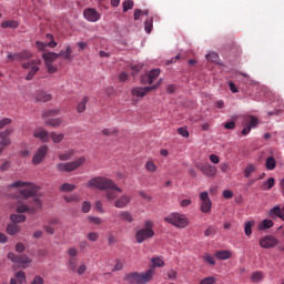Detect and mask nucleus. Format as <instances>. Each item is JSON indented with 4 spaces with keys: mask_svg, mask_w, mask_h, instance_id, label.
Here are the masks:
<instances>
[{
    "mask_svg": "<svg viewBox=\"0 0 284 284\" xmlns=\"http://www.w3.org/2000/svg\"><path fill=\"white\" fill-rule=\"evenodd\" d=\"M42 59H44L45 64H52L53 61H57V59H59V53L47 52L42 54Z\"/></svg>",
    "mask_w": 284,
    "mask_h": 284,
    "instance_id": "21",
    "label": "nucleus"
},
{
    "mask_svg": "<svg viewBox=\"0 0 284 284\" xmlns=\"http://www.w3.org/2000/svg\"><path fill=\"white\" fill-rule=\"evenodd\" d=\"M39 71V67L36 64L33 67H31L29 73L27 74V81H32V79H34V74H37Z\"/></svg>",
    "mask_w": 284,
    "mask_h": 284,
    "instance_id": "41",
    "label": "nucleus"
},
{
    "mask_svg": "<svg viewBox=\"0 0 284 284\" xmlns=\"http://www.w3.org/2000/svg\"><path fill=\"white\" fill-rule=\"evenodd\" d=\"M8 258L12 263H17L18 265H21V267H28V263H32V258L28 257V255L26 254L17 255L14 253H9Z\"/></svg>",
    "mask_w": 284,
    "mask_h": 284,
    "instance_id": "8",
    "label": "nucleus"
},
{
    "mask_svg": "<svg viewBox=\"0 0 284 284\" xmlns=\"http://www.w3.org/2000/svg\"><path fill=\"white\" fill-rule=\"evenodd\" d=\"M59 57H62L64 61H72L74 59V55H72V47L68 45L64 51H61L58 53Z\"/></svg>",
    "mask_w": 284,
    "mask_h": 284,
    "instance_id": "22",
    "label": "nucleus"
},
{
    "mask_svg": "<svg viewBox=\"0 0 284 284\" xmlns=\"http://www.w3.org/2000/svg\"><path fill=\"white\" fill-rule=\"evenodd\" d=\"M85 163V158L80 156L78 160L72 162H61L55 165L58 172H74Z\"/></svg>",
    "mask_w": 284,
    "mask_h": 284,
    "instance_id": "4",
    "label": "nucleus"
},
{
    "mask_svg": "<svg viewBox=\"0 0 284 284\" xmlns=\"http://www.w3.org/2000/svg\"><path fill=\"white\" fill-rule=\"evenodd\" d=\"M87 186L95 187L97 190H104V197L109 202L116 201V199H119V194H123V189L116 185L114 181L104 176H97L91 179Z\"/></svg>",
    "mask_w": 284,
    "mask_h": 284,
    "instance_id": "1",
    "label": "nucleus"
},
{
    "mask_svg": "<svg viewBox=\"0 0 284 284\" xmlns=\"http://www.w3.org/2000/svg\"><path fill=\"white\" fill-rule=\"evenodd\" d=\"M48 155V145H41L32 158L33 165H40L43 163V159Z\"/></svg>",
    "mask_w": 284,
    "mask_h": 284,
    "instance_id": "12",
    "label": "nucleus"
},
{
    "mask_svg": "<svg viewBox=\"0 0 284 284\" xmlns=\"http://www.w3.org/2000/svg\"><path fill=\"white\" fill-rule=\"evenodd\" d=\"M94 207L100 214H103L105 211L103 210V202L97 201L94 204Z\"/></svg>",
    "mask_w": 284,
    "mask_h": 284,
    "instance_id": "59",
    "label": "nucleus"
},
{
    "mask_svg": "<svg viewBox=\"0 0 284 284\" xmlns=\"http://www.w3.org/2000/svg\"><path fill=\"white\" fill-rule=\"evenodd\" d=\"M131 70H132V75L134 77V74H139V72L143 70V64L131 65Z\"/></svg>",
    "mask_w": 284,
    "mask_h": 284,
    "instance_id": "52",
    "label": "nucleus"
},
{
    "mask_svg": "<svg viewBox=\"0 0 284 284\" xmlns=\"http://www.w3.org/2000/svg\"><path fill=\"white\" fill-rule=\"evenodd\" d=\"M207 61H212V63H219V54L211 52L206 54Z\"/></svg>",
    "mask_w": 284,
    "mask_h": 284,
    "instance_id": "49",
    "label": "nucleus"
},
{
    "mask_svg": "<svg viewBox=\"0 0 284 284\" xmlns=\"http://www.w3.org/2000/svg\"><path fill=\"white\" fill-rule=\"evenodd\" d=\"M77 263L78 260L75 257H71L69 260V267L72 270V272H77Z\"/></svg>",
    "mask_w": 284,
    "mask_h": 284,
    "instance_id": "53",
    "label": "nucleus"
},
{
    "mask_svg": "<svg viewBox=\"0 0 284 284\" xmlns=\"http://www.w3.org/2000/svg\"><path fill=\"white\" fill-rule=\"evenodd\" d=\"M0 170L1 172H8V170H10V161H6L4 163H2Z\"/></svg>",
    "mask_w": 284,
    "mask_h": 284,
    "instance_id": "64",
    "label": "nucleus"
},
{
    "mask_svg": "<svg viewBox=\"0 0 284 284\" xmlns=\"http://www.w3.org/2000/svg\"><path fill=\"white\" fill-rule=\"evenodd\" d=\"M145 169L148 172H156V164H154V161H148L145 164Z\"/></svg>",
    "mask_w": 284,
    "mask_h": 284,
    "instance_id": "50",
    "label": "nucleus"
},
{
    "mask_svg": "<svg viewBox=\"0 0 284 284\" xmlns=\"http://www.w3.org/2000/svg\"><path fill=\"white\" fill-rule=\"evenodd\" d=\"M63 133L57 134L55 132L49 133V138L54 142V143H61L63 141Z\"/></svg>",
    "mask_w": 284,
    "mask_h": 284,
    "instance_id": "38",
    "label": "nucleus"
},
{
    "mask_svg": "<svg viewBox=\"0 0 284 284\" xmlns=\"http://www.w3.org/2000/svg\"><path fill=\"white\" fill-rule=\"evenodd\" d=\"M216 283V277L214 276H209L203 278L200 284H215Z\"/></svg>",
    "mask_w": 284,
    "mask_h": 284,
    "instance_id": "51",
    "label": "nucleus"
},
{
    "mask_svg": "<svg viewBox=\"0 0 284 284\" xmlns=\"http://www.w3.org/2000/svg\"><path fill=\"white\" fill-rule=\"evenodd\" d=\"M61 110L59 109H53V110H48V111H44L42 116H57V114H60Z\"/></svg>",
    "mask_w": 284,
    "mask_h": 284,
    "instance_id": "47",
    "label": "nucleus"
},
{
    "mask_svg": "<svg viewBox=\"0 0 284 284\" xmlns=\"http://www.w3.org/2000/svg\"><path fill=\"white\" fill-rule=\"evenodd\" d=\"M134 8V1L133 0H125L123 2V12H128V10H132Z\"/></svg>",
    "mask_w": 284,
    "mask_h": 284,
    "instance_id": "46",
    "label": "nucleus"
},
{
    "mask_svg": "<svg viewBox=\"0 0 284 284\" xmlns=\"http://www.w3.org/2000/svg\"><path fill=\"white\" fill-rule=\"evenodd\" d=\"M38 210H41V200H39V197H34L30 202V206H28L26 204H20L17 207V212L19 214H23V212H28L29 214H34Z\"/></svg>",
    "mask_w": 284,
    "mask_h": 284,
    "instance_id": "6",
    "label": "nucleus"
},
{
    "mask_svg": "<svg viewBox=\"0 0 284 284\" xmlns=\"http://www.w3.org/2000/svg\"><path fill=\"white\" fill-rule=\"evenodd\" d=\"M88 101H90V98L84 97V98L82 99V101L78 103L77 110H78V112H79L80 114L83 113V112H85V105H87Z\"/></svg>",
    "mask_w": 284,
    "mask_h": 284,
    "instance_id": "35",
    "label": "nucleus"
},
{
    "mask_svg": "<svg viewBox=\"0 0 284 284\" xmlns=\"http://www.w3.org/2000/svg\"><path fill=\"white\" fill-rule=\"evenodd\" d=\"M43 277L41 275H36L31 282V284H44Z\"/></svg>",
    "mask_w": 284,
    "mask_h": 284,
    "instance_id": "61",
    "label": "nucleus"
},
{
    "mask_svg": "<svg viewBox=\"0 0 284 284\" xmlns=\"http://www.w3.org/2000/svg\"><path fill=\"white\" fill-rule=\"evenodd\" d=\"M16 280L18 281V284H23L26 283V272L19 271L14 274Z\"/></svg>",
    "mask_w": 284,
    "mask_h": 284,
    "instance_id": "43",
    "label": "nucleus"
},
{
    "mask_svg": "<svg viewBox=\"0 0 284 284\" xmlns=\"http://www.w3.org/2000/svg\"><path fill=\"white\" fill-rule=\"evenodd\" d=\"M32 53L30 51H22L16 54V61H27V59H31Z\"/></svg>",
    "mask_w": 284,
    "mask_h": 284,
    "instance_id": "28",
    "label": "nucleus"
},
{
    "mask_svg": "<svg viewBox=\"0 0 284 284\" xmlns=\"http://www.w3.org/2000/svg\"><path fill=\"white\" fill-rule=\"evenodd\" d=\"M254 172H256V165H254V164H248V165L244 169V176H245V179H250V176H252V174H254Z\"/></svg>",
    "mask_w": 284,
    "mask_h": 284,
    "instance_id": "31",
    "label": "nucleus"
},
{
    "mask_svg": "<svg viewBox=\"0 0 284 284\" xmlns=\"http://www.w3.org/2000/svg\"><path fill=\"white\" fill-rule=\"evenodd\" d=\"M252 227H254V221H250L244 226V232L246 236H252Z\"/></svg>",
    "mask_w": 284,
    "mask_h": 284,
    "instance_id": "44",
    "label": "nucleus"
},
{
    "mask_svg": "<svg viewBox=\"0 0 284 284\" xmlns=\"http://www.w3.org/2000/svg\"><path fill=\"white\" fill-rule=\"evenodd\" d=\"M266 170H275L276 169V159L274 156H268L265 162Z\"/></svg>",
    "mask_w": 284,
    "mask_h": 284,
    "instance_id": "29",
    "label": "nucleus"
},
{
    "mask_svg": "<svg viewBox=\"0 0 284 284\" xmlns=\"http://www.w3.org/2000/svg\"><path fill=\"white\" fill-rule=\"evenodd\" d=\"M131 201H132V197L130 195L123 194L115 200L114 207H118L119 210H123L126 205H130Z\"/></svg>",
    "mask_w": 284,
    "mask_h": 284,
    "instance_id": "18",
    "label": "nucleus"
},
{
    "mask_svg": "<svg viewBox=\"0 0 284 284\" xmlns=\"http://www.w3.org/2000/svg\"><path fill=\"white\" fill-rule=\"evenodd\" d=\"M118 216L121 221H126V223H132L134 221L132 213L128 211H122Z\"/></svg>",
    "mask_w": 284,
    "mask_h": 284,
    "instance_id": "26",
    "label": "nucleus"
},
{
    "mask_svg": "<svg viewBox=\"0 0 284 284\" xmlns=\"http://www.w3.org/2000/svg\"><path fill=\"white\" fill-rule=\"evenodd\" d=\"M7 232L11 236H14V234H18V232H19V226L16 223L14 224H9L7 226Z\"/></svg>",
    "mask_w": 284,
    "mask_h": 284,
    "instance_id": "42",
    "label": "nucleus"
},
{
    "mask_svg": "<svg viewBox=\"0 0 284 284\" xmlns=\"http://www.w3.org/2000/svg\"><path fill=\"white\" fill-rule=\"evenodd\" d=\"M63 199L65 203H79L81 201V195L79 194L65 195Z\"/></svg>",
    "mask_w": 284,
    "mask_h": 284,
    "instance_id": "30",
    "label": "nucleus"
},
{
    "mask_svg": "<svg viewBox=\"0 0 284 284\" xmlns=\"http://www.w3.org/2000/svg\"><path fill=\"white\" fill-rule=\"evenodd\" d=\"M152 27H153V20L152 18L150 20H145L144 22V30L148 34H150V32H152Z\"/></svg>",
    "mask_w": 284,
    "mask_h": 284,
    "instance_id": "48",
    "label": "nucleus"
},
{
    "mask_svg": "<svg viewBox=\"0 0 284 284\" xmlns=\"http://www.w3.org/2000/svg\"><path fill=\"white\" fill-rule=\"evenodd\" d=\"M10 219L12 223H16V224L26 222V215L23 214H12Z\"/></svg>",
    "mask_w": 284,
    "mask_h": 284,
    "instance_id": "40",
    "label": "nucleus"
},
{
    "mask_svg": "<svg viewBox=\"0 0 284 284\" xmlns=\"http://www.w3.org/2000/svg\"><path fill=\"white\" fill-rule=\"evenodd\" d=\"M10 187H24L19 191L18 195H16V199H22L23 201H28V199L37 196V192H39V187H37V185L23 181L12 183L10 184Z\"/></svg>",
    "mask_w": 284,
    "mask_h": 284,
    "instance_id": "3",
    "label": "nucleus"
},
{
    "mask_svg": "<svg viewBox=\"0 0 284 284\" xmlns=\"http://www.w3.org/2000/svg\"><path fill=\"white\" fill-rule=\"evenodd\" d=\"M1 28H12L16 30V28H19V22L14 20H7L1 23Z\"/></svg>",
    "mask_w": 284,
    "mask_h": 284,
    "instance_id": "34",
    "label": "nucleus"
},
{
    "mask_svg": "<svg viewBox=\"0 0 284 284\" xmlns=\"http://www.w3.org/2000/svg\"><path fill=\"white\" fill-rule=\"evenodd\" d=\"M36 100L40 101L41 103H48V101L52 100V95L45 91H38L36 93Z\"/></svg>",
    "mask_w": 284,
    "mask_h": 284,
    "instance_id": "20",
    "label": "nucleus"
},
{
    "mask_svg": "<svg viewBox=\"0 0 284 284\" xmlns=\"http://www.w3.org/2000/svg\"><path fill=\"white\" fill-rule=\"evenodd\" d=\"M200 199L202 201L201 212L207 214L212 210V200H210V194L207 192H202L200 194Z\"/></svg>",
    "mask_w": 284,
    "mask_h": 284,
    "instance_id": "14",
    "label": "nucleus"
},
{
    "mask_svg": "<svg viewBox=\"0 0 284 284\" xmlns=\"http://www.w3.org/2000/svg\"><path fill=\"white\" fill-rule=\"evenodd\" d=\"M270 227H274L272 220H263L262 223L258 224V230H270Z\"/></svg>",
    "mask_w": 284,
    "mask_h": 284,
    "instance_id": "33",
    "label": "nucleus"
},
{
    "mask_svg": "<svg viewBox=\"0 0 284 284\" xmlns=\"http://www.w3.org/2000/svg\"><path fill=\"white\" fill-rule=\"evenodd\" d=\"M215 256L220 261H227V258H232V253L230 251H217Z\"/></svg>",
    "mask_w": 284,
    "mask_h": 284,
    "instance_id": "25",
    "label": "nucleus"
},
{
    "mask_svg": "<svg viewBox=\"0 0 284 284\" xmlns=\"http://www.w3.org/2000/svg\"><path fill=\"white\" fill-rule=\"evenodd\" d=\"M45 125H50L51 128H59L61 123H63V120L61 118L55 119H48L44 121Z\"/></svg>",
    "mask_w": 284,
    "mask_h": 284,
    "instance_id": "27",
    "label": "nucleus"
},
{
    "mask_svg": "<svg viewBox=\"0 0 284 284\" xmlns=\"http://www.w3.org/2000/svg\"><path fill=\"white\" fill-rule=\"evenodd\" d=\"M212 234H216V230L213 226H209L205 231H204V236H212Z\"/></svg>",
    "mask_w": 284,
    "mask_h": 284,
    "instance_id": "63",
    "label": "nucleus"
},
{
    "mask_svg": "<svg viewBox=\"0 0 284 284\" xmlns=\"http://www.w3.org/2000/svg\"><path fill=\"white\" fill-rule=\"evenodd\" d=\"M12 123V120L10 118H4L0 120V130H3L6 125H10Z\"/></svg>",
    "mask_w": 284,
    "mask_h": 284,
    "instance_id": "54",
    "label": "nucleus"
},
{
    "mask_svg": "<svg viewBox=\"0 0 284 284\" xmlns=\"http://www.w3.org/2000/svg\"><path fill=\"white\" fill-rule=\"evenodd\" d=\"M263 278H265V274H263V272H261V271H255L251 275L252 283H261V281H263Z\"/></svg>",
    "mask_w": 284,
    "mask_h": 284,
    "instance_id": "24",
    "label": "nucleus"
},
{
    "mask_svg": "<svg viewBox=\"0 0 284 284\" xmlns=\"http://www.w3.org/2000/svg\"><path fill=\"white\" fill-rule=\"evenodd\" d=\"M13 132L14 130L12 128L0 131V148H2V151L6 150V148H10V144L12 143V140H10V134Z\"/></svg>",
    "mask_w": 284,
    "mask_h": 284,
    "instance_id": "10",
    "label": "nucleus"
},
{
    "mask_svg": "<svg viewBox=\"0 0 284 284\" xmlns=\"http://www.w3.org/2000/svg\"><path fill=\"white\" fill-rule=\"evenodd\" d=\"M40 63H41V60H37V61L31 60L30 62L22 63V68H23L24 70H29V68H32V67H34V65H40Z\"/></svg>",
    "mask_w": 284,
    "mask_h": 284,
    "instance_id": "45",
    "label": "nucleus"
},
{
    "mask_svg": "<svg viewBox=\"0 0 284 284\" xmlns=\"http://www.w3.org/2000/svg\"><path fill=\"white\" fill-rule=\"evenodd\" d=\"M178 133L184 139H187V136H190V132L187 131L186 128H179Z\"/></svg>",
    "mask_w": 284,
    "mask_h": 284,
    "instance_id": "55",
    "label": "nucleus"
},
{
    "mask_svg": "<svg viewBox=\"0 0 284 284\" xmlns=\"http://www.w3.org/2000/svg\"><path fill=\"white\" fill-rule=\"evenodd\" d=\"M166 223L174 225V227H187L190 225V221H187V216L181 213H171L169 216L164 219Z\"/></svg>",
    "mask_w": 284,
    "mask_h": 284,
    "instance_id": "5",
    "label": "nucleus"
},
{
    "mask_svg": "<svg viewBox=\"0 0 284 284\" xmlns=\"http://www.w3.org/2000/svg\"><path fill=\"white\" fill-rule=\"evenodd\" d=\"M33 136L36 139H40L42 143H48L50 141V133L45 131L44 129H38L33 132Z\"/></svg>",
    "mask_w": 284,
    "mask_h": 284,
    "instance_id": "19",
    "label": "nucleus"
},
{
    "mask_svg": "<svg viewBox=\"0 0 284 284\" xmlns=\"http://www.w3.org/2000/svg\"><path fill=\"white\" fill-rule=\"evenodd\" d=\"M88 239H89V241H93V242L99 241V233H97V232H90V233L88 234Z\"/></svg>",
    "mask_w": 284,
    "mask_h": 284,
    "instance_id": "62",
    "label": "nucleus"
},
{
    "mask_svg": "<svg viewBox=\"0 0 284 284\" xmlns=\"http://www.w3.org/2000/svg\"><path fill=\"white\" fill-rule=\"evenodd\" d=\"M155 274H156V271L154 268H149L142 273L132 272V273H128L124 276V281H126V283H130V284H148V283H151Z\"/></svg>",
    "mask_w": 284,
    "mask_h": 284,
    "instance_id": "2",
    "label": "nucleus"
},
{
    "mask_svg": "<svg viewBox=\"0 0 284 284\" xmlns=\"http://www.w3.org/2000/svg\"><path fill=\"white\" fill-rule=\"evenodd\" d=\"M245 128L242 130V134L245 136L252 132V128H256L258 125V119L253 115H248L244 119Z\"/></svg>",
    "mask_w": 284,
    "mask_h": 284,
    "instance_id": "13",
    "label": "nucleus"
},
{
    "mask_svg": "<svg viewBox=\"0 0 284 284\" xmlns=\"http://www.w3.org/2000/svg\"><path fill=\"white\" fill-rule=\"evenodd\" d=\"M102 134L104 136H116V134H119V129L116 128L104 129L102 130Z\"/></svg>",
    "mask_w": 284,
    "mask_h": 284,
    "instance_id": "39",
    "label": "nucleus"
},
{
    "mask_svg": "<svg viewBox=\"0 0 284 284\" xmlns=\"http://www.w3.org/2000/svg\"><path fill=\"white\" fill-rule=\"evenodd\" d=\"M83 16L84 19H87V21H90L91 23H97V21L101 19V14H99V11L92 8L84 10Z\"/></svg>",
    "mask_w": 284,
    "mask_h": 284,
    "instance_id": "17",
    "label": "nucleus"
},
{
    "mask_svg": "<svg viewBox=\"0 0 284 284\" xmlns=\"http://www.w3.org/2000/svg\"><path fill=\"white\" fill-rule=\"evenodd\" d=\"M159 74H161V70L153 69L148 74L141 77V83L143 85H152L159 79Z\"/></svg>",
    "mask_w": 284,
    "mask_h": 284,
    "instance_id": "11",
    "label": "nucleus"
},
{
    "mask_svg": "<svg viewBox=\"0 0 284 284\" xmlns=\"http://www.w3.org/2000/svg\"><path fill=\"white\" fill-rule=\"evenodd\" d=\"M195 168L202 172L205 176H209L210 179H214L216 176V166L210 164V163H195Z\"/></svg>",
    "mask_w": 284,
    "mask_h": 284,
    "instance_id": "7",
    "label": "nucleus"
},
{
    "mask_svg": "<svg viewBox=\"0 0 284 284\" xmlns=\"http://www.w3.org/2000/svg\"><path fill=\"white\" fill-rule=\"evenodd\" d=\"M151 262L153 263L151 270H154L155 267H164L165 265V262L161 257H152Z\"/></svg>",
    "mask_w": 284,
    "mask_h": 284,
    "instance_id": "32",
    "label": "nucleus"
},
{
    "mask_svg": "<svg viewBox=\"0 0 284 284\" xmlns=\"http://www.w3.org/2000/svg\"><path fill=\"white\" fill-rule=\"evenodd\" d=\"M89 221H90V223H93L94 225H101L103 223V220H101V217H97V216H90Z\"/></svg>",
    "mask_w": 284,
    "mask_h": 284,
    "instance_id": "58",
    "label": "nucleus"
},
{
    "mask_svg": "<svg viewBox=\"0 0 284 284\" xmlns=\"http://www.w3.org/2000/svg\"><path fill=\"white\" fill-rule=\"evenodd\" d=\"M74 154H77V151H74V150H68V151H65L64 153H61L60 155H59V160L60 161H70L73 156H74Z\"/></svg>",
    "mask_w": 284,
    "mask_h": 284,
    "instance_id": "23",
    "label": "nucleus"
},
{
    "mask_svg": "<svg viewBox=\"0 0 284 284\" xmlns=\"http://www.w3.org/2000/svg\"><path fill=\"white\" fill-rule=\"evenodd\" d=\"M176 276H179V273L175 270H170L168 272V278H170V281H176Z\"/></svg>",
    "mask_w": 284,
    "mask_h": 284,
    "instance_id": "57",
    "label": "nucleus"
},
{
    "mask_svg": "<svg viewBox=\"0 0 284 284\" xmlns=\"http://www.w3.org/2000/svg\"><path fill=\"white\" fill-rule=\"evenodd\" d=\"M159 85H161V80L152 87H136L132 89L131 94H133V97H138V99H143V97H145L148 92H152V90H156Z\"/></svg>",
    "mask_w": 284,
    "mask_h": 284,
    "instance_id": "9",
    "label": "nucleus"
},
{
    "mask_svg": "<svg viewBox=\"0 0 284 284\" xmlns=\"http://www.w3.org/2000/svg\"><path fill=\"white\" fill-rule=\"evenodd\" d=\"M77 190V185L70 183H63L60 186V192H74Z\"/></svg>",
    "mask_w": 284,
    "mask_h": 284,
    "instance_id": "36",
    "label": "nucleus"
},
{
    "mask_svg": "<svg viewBox=\"0 0 284 284\" xmlns=\"http://www.w3.org/2000/svg\"><path fill=\"white\" fill-rule=\"evenodd\" d=\"M260 245L264 250H271V247L278 245V240L272 235H266L260 240Z\"/></svg>",
    "mask_w": 284,
    "mask_h": 284,
    "instance_id": "15",
    "label": "nucleus"
},
{
    "mask_svg": "<svg viewBox=\"0 0 284 284\" xmlns=\"http://www.w3.org/2000/svg\"><path fill=\"white\" fill-rule=\"evenodd\" d=\"M90 207H91L90 202L84 201V202L82 203L81 210H82V212H83L84 214H88V212H90Z\"/></svg>",
    "mask_w": 284,
    "mask_h": 284,
    "instance_id": "60",
    "label": "nucleus"
},
{
    "mask_svg": "<svg viewBox=\"0 0 284 284\" xmlns=\"http://www.w3.org/2000/svg\"><path fill=\"white\" fill-rule=\"evenodd\" d=\"M275 183L276 180L274 178H268L267 181L263 182L262 187L263 190H272Z\"/></svg>",
    "mask_w": 284,
    "mask_h": 284,
    "instance_id": "37",
    "label": "nucleus"
},
{
    "mask_svg": "<svg viewBox=\"0 0 284 284\" xmlns=\"http://www.w3.org/2000/svg\"><path fill=\"white\" fill-rule=\"evenodd\" d=\"M152 236H154V231L149 229H141L135 233L138 243H143V241H148V239H152Z\"/></svg>",
    "mask_w": 284,
    "mask_h": 284,
    "instance_id": "16",
    "label": "nucleus"
},
{
    "mask_svg": "<svg viewBox=\"0 0 284 284\" xmlns=\"http://www.w3.org/2000/svg\"><path fill=\"white\" fill-rule=\"evenodd\" d=\"M204 261L209 263V265H216V262L214 261V256L210 254L204 255Z\"/></svg>",
    "mask_w": 284,
    "mask_h": 284,
    "instance_id": "56",
    "label": "nucleus"
}]
</instances>
